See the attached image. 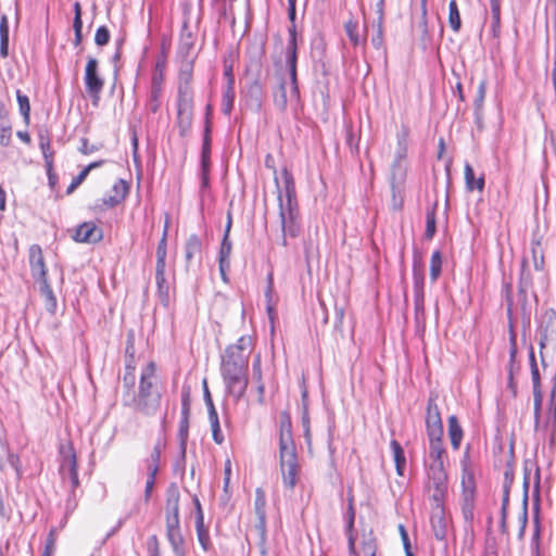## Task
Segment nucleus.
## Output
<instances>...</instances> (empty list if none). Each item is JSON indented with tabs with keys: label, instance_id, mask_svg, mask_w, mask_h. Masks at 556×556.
I'll use <instances>...</instances> for the list:
<instances>
[{
	"label": "nucleus",
	"instance_id": "nucleus-61",
	"mask_svg": "<svg viewBox=\"0 0 556 556\" xmlns=\"http://www.w3.org/2000/svg\"><path fill=\"white\" fill-rule=\"evenodd\" d=\"M224 475V490L225 492H228L231 477V460L229 458H227L225 462Z\"/></svg>",
	"mask_w": 556,
	"mask_h": 556
},
{
	"label": "nucleus",
	"instance_id": "nucleus-54",
	"mask_svg": "<svg viewBox=\"0 0 556 556\" xmlns=\"http://www.w3.org/2000/svg\"><path fill=\"white\" fill-rule=\"evenodd\" d=\"M88 174L83 169L71 182L66 189V194L73 193L87 178Z\"/></svg>",
	"mask_w": 556,
	"mask_h": 556
},
{
	"label": "nucleus",
	"instance_id": "nucleus-30",
	"mask_svg": "<svg viewBox=\"0 0 556 556\" xmlns=\"http://www.w3.org/2000/svg\"><path fill=\"white\" fill-rule=\"evenodd\" d=\"M126 353L129 354L130 359L126 363L123 382L130 390L135 384V365L132 364V358H134L132 343L127 345Z\"/></svg>",
	"mask_w": 556,
	"mask_h": 556
},
{
	"label": "nucleus",
	"instance_id": "nucleus-42",
	"mask_svg": "<svg viewBox=\"0 0 556 556\" xmlns=\"http://www.w3.org/2000/svg\"><path fill=\"white\" fill-rule=\"evenodd\" d=\"M211 430H212V437L216 444H222L224 442V435L220 429L218 414H213L208 416Z\"/></svg>",
	"mask_w": 556,
	"mask_h": 556
},
{
	"label": "nucleus",
	"instance_id": "nucleus-47",
	"mask_svg": "<svg viewBox=\"0 0 556 556\" xmlns=\"http://www.w3.org/2000/svg\"><path fill=\"white\" fill-rule=\"evenodd\" d=\"M435 233V213L433 210H430L426 214V232L425 236L428 239H431Z\"/></svg>",
	"mask_w": 556,
	"mask_h": 556
},
{
	"label": "nucleus",
	"instance_id": "nucleus-15",
	"mask_svg": "<svg viewBox=\"0 0 556 556\" xmlns=\"http://www.w3.org/2000/svg\"><path fill=\"white\" fill-rule=\"evenodd\" d=\"M166 538L176 556H186L185 539L180 530V521H166Z\"/></svg>",
	"mask_w": 556,
	"mask_h": 556
},
{
	"label": "nucleus",
	"instance_id": "nucleus-31",
	"mask_svg": "<svg viewBox=\"0 0 556 556\" xmlns=\"http://www.w3.org/2000/svg\"><path fill=\"white\" fill-rule=\"evenodd\" d=\"M9 55V21L5 15L0 18V56Z\"/></svg>",
	"mask_w": 556,
	"mask_h": 556
},
{
	"label": "nucleus",
	"instance_id": "nucleus-4",
	"mask_svg": "<svg viewBox=\"0 0 556 556\" xmlns=\"http://www.w3.org/2000/svg\"><path fill=\"white\" fill-rule=\"evenodd\" d=\"M279 458L283 484L288 489H293L298 481L300 468L289 420L281 422L280 426Z\"/></svg>",
	"mask_w": 556,
	"mask_h": 556
},
{
	"label": "nucleus",
	"instance_id": "nucleus-29",
	"mask_svg": "<svg viewBox=\"0 0 556 556\" xmlns=\"http://www.w3.org/2000/svg\"><path fill=\"white\" fill-rule=\"evenodd\" d=\"M273 101L275 106L280 111L285 112L288 106V94H287V83L282 79L277 89L273 93Z\"/></svg>",
	"mask_w": 556,
	"mask_h": 556
},
{
	"label": "nucleus",
	"instance_id": "nucleus-44",
	"mask_svg": "<svg viewBox=\"0 0 556 556\" xmlns=\"http://www.w3.org/2000/svg\"><path fill=\"white\" fill-rule=\"evenodd\" d=\"M254 506H255V513H256V516L258 519H262L263 516H266V513H265L266 497H265V492L261 488L256 489V491H255Z\"/></svg>",
	"mask_w": 556,
	"mask_h": 556
},
{
	"label": "nucleus",
	"instance_id": "nucleus-39",
	"mask_svg": "<svg viewBox=\"0 0 556 556\" xmlns=\"http://www.w3.org/2000/svg\"><path fill=\"white\" fill-rule=\"evenodd\" d=\"M448 24L454 31H458L462 26L459 10L455 0H451L448 4Z\"/></svg>",
	"mask_w": 556,
	"mask_h": 556
},
{
	"label": "nucleus",
	"instance_id": "nucleus-50",
	"mask_svg": "<svg viewBox=\"0 0 556 556\" xmlns=\"http://www.w3.org/2000/svg\"><path fill=\"white\" fill-rule=\"evenodd\" d=\"M110 30L106 26H100L94 35V42L97 46H105L110 41Z\"/></svg>",
	"mask_w": 556,
	"mask_h": 556
},
{
	"label": "nucleus",
	"instance_id": "nucleus-2",
	"mask_svg": "<svg viewBox=\"0 0 556 556\" xmlns=\"http://www.w3.org/2000/svg\"><path fill=\"white\" fill-rule=\"evenodd\" d=\"M162 401L157 389L156 365L153 361L142 367L139 378L138 391H127L123 394V404L144 416H154Z\"/></svg>",
	"mask_w": 556,
	"mask_h": 556
},
{
	"label": "nucleus",
	"instance_id": "nucleus-10",
	"mask_svg": "<svg viewBox=\"0 0 556 556\" xmlns=\"http://www.w3.org/2000/svg\"><path fill=\"white\" fill-rule=\"evenodd\" d=\"M407 154V144H406V138H399L397 141V151L394 157V161L392 163V177H391V185L392 190H395L396 185H400L404 180L405 176V168L403 167V162ZM393 199L395 200V193L393 192ZM401 202L395 203L394 207L400 208Z\"/></svg>",
	"mask_w": 556,
	"mask_h": 556
},
{
	"label": "nucleus",
	"instance_id": "nucleus-23",
	"mask_svg": "<svg viewBox=\"0 0 556 556\" xmlns=\"http://www.w3.org/2000/svg\"><path fill=\"white\" fill-rule=\"evenodd\" d=\"M414 295H425V274L424 264L420 258L415 256L413 264Z\"/></svg>",
	"mask_w": 556,
	"mask_h": 556
},
{
	"label": "nucleus",
	"instance_id": "nucleus-60",
	"mask_svg": "<svg viewBox=\"0 0 556 556\" xmlns=\"http://www.w3.org/2000/svg\"><path fill=\"white\" fill-rule=\"evenodd\" d=\"M194 504H195V508H197L195 529L197 528L205 527L204 526V516H203V511H202V508H201V504H200V501L197 497L194 498Z\"/></svg>",
	"mask_w": 556,
	"mask_h": 556
},
{
	"label": "nucleus",
	"instance_id": "nucleus-21",
	"mask_svg": "<svg viewBox=\"0 0 556 556\" xmlns=\"http://www.w3.org/2000/svg\"><path fill=\"white\" fill-rule=\"evenodd\" d=\"M193 102L192 88H178V115L190 117Z\"/></svg>",
	"mask_w": 556,
	"mask_h": 556
},
{
	"label": "nucleus",
	"instance_id": "nucleus-7",
	"mask_svg": "<svg viewBox=\"0 0 556 556\" xmlns=\"http://www.w3.org/2000/svg\"><path fill=\"white\" fill-rule=\"evenodd\" d=\"M60 473L63 480H68L72 488L75 489L79 484L77 472V460L74 447L71 443L60 446Z\"/></svg>",
	"mask_w": 556,
	"mask_h": 556
},
{
	"label": "nucleus",
	"instance_id": "nucleus-17",
	"mask_svg": "<svg viewBox=\"0 0 556 556\" xmlns=\"http://www.w3.org/2000/svg\"><path fill=\"white\" fill-rule=\"evenodd\" d=\"M179 492L174 485L169 486L166 492V521L178 522L179 520Z\"/></svg>",
	"mask_w": 556,
	"mask_h": 556
},
{
	"label": "nucleus",
	"instance_id": "nucleus-1",
	"mask_svg": "<svg viewBox=\"0 0 556 556\" xmlns=\"http://www.w3.org/2000/svg\"><path fill=\"white\" fill-rule=\"evenodd\" d=\"M253 348L250 336H242L235 344L226 348L220 363V374L227 393L239 401L249 384V356Z\"/></svg>",
	"mask_w": 556,
	"mask_h": 556
},
{
	"label": "nucleus",
	"instance_id": "nucleus-34",
	"mask_svg": "<svg viewBox=\"0 0 556 556\" xmlns=\"http://www.w3.org/2000/svg\"><path fill=\"white\" fill-rule=\"evenodd\" d=\"M167 229H168V222L166 220L163 236L159 242L157 249H156V266L157 267H166V254H167Z\"/></svg>",
	"mask_w": 556,
	"mask_h": 556
},
{
	"label": "nucleus",
	"instance_id": "nucleus-19",
	"mask_svg": "<svg viewBox=\"0 0 556 556\" xmlns=\"http://www.w3.org/2000/svg\"><path fill=\"white\" fill-rule=\"evenodd\" d=\"M232 244L227 237V233H224L219 252H218V265L219 271L224 280H226V273L230 268V255H231Z\"/></svg>",
	"mask_w": 556,
	"mask_h": 556
},
{
	"label": "nucleus",
	"instance_id": "nucleus-33",
	"mask_svg": "<svg viewBox=\"0 0 556 556\" xmlns=\"http://www.w3.org/2000/svg\"><path fill=\"white\" fill-rule=\"evenodd\" d=\"M235 101V89H233V80L230 77L228 85L223 93L222 99V111L224 114L229 115L233 108Z\"/></svg>",
	"mask_w": 556,
	"mask_h": 556
},
{
	"label": "nucleus",
	"instance_id": "nucleus-37",
	"mask_svg": "<svg viewBox=\"0 0 556 556\" xmlns=\"http://www.w3.org/2000/svg\"><path fill=\"white\" fill-rule=\"evenodd\" d=\"M38 282L40 283V292L46 299L47 308L53 313L56 307V299L53 294L52 288L50 287L48 279H45V281H38Z\"/></svg>",
	"mask_w": 556,
	"mask_h": 556
},
{
	"label": "nucleus",
	"instance_id": "nucleus-18",
	"mask_svg": "<svg viewBox=\"0 0 556 556\" xmlns=\"http://www.w3.org/2000/svg\"><path fill=\"white\" fill-rule=\"evenodd\" d=\"M12 134L13 129L9 111L0 100V146L8 147L12 140Z\"/></svg>",
	"mask_w": 556,
	"mask_h": 556
},
{
	"label": "nucleus",
	"instance_id": "nucleus-46",
	"mask_svg": "<svg viewBox=\"0 0 556 556\" xmlns=\"http://www.w3.org/2000/svg\"><path fill=\"white\" fill-rule=\"evenodd\" d=\"M531 378L533 383V391L541 390L540 372L535 362L534 353H530Z\"/></svg>",
	"mask_w": 556,
	"mask_h": 556
},
{
	"label": "nucleus",
	"instance_id": "nucleus-25",
	"mask_svg": "<svg viewBox=\"0 0 556 556\" xmlns=\"http://www.w3.org/2000/svg\"><path fill=\"white\" fill-rule=\"evenodd\" d=\"M465 182L468 191L478 190L480 192L483 191L484 188V177L480 176L478 178L475 177V170L469 163L465 164L464 168Z\"/></svg>",
	"mask_w": 556,
	"mask_h": 556
},
{
	"label": "nucleus",
	"instance_id": "nucleus-62",
	"mask_svg": "<svg viewBox=\"0 0 556 556\" xmlns=\"http://www.w3.org/2000/svg\"><path fill=\"white\" fill-rule=\"evenodd\" d=\"M47 176H48V185L51 190H54L58 184V175L54 172L53 164H51V168L46 167Z\"/></svg>",
	"mask_w": 556,
	"mask_h": 556
},
{
	"label": "nucleus",
	"instance_id": "nucleus-6",
	"mask_svg": "<svg viewBox=\"0 0 556 556\" xmlns=\"http://www.w3.org/2000/svg\"><path fill=\"white\" fill-rule=\"evenodd\" d=\"M296 61H298V52H296V30L295 27L292 26L289 28V40L286 48V62L289 68L290 74V100H298L300 97V91L298 87V78H296Z\"/></svg>",
	"mask_w": 556,
	"mask_h": 556
},
{
	"label": "nucleus",
	"instance_id": "nucleus-32",
	"mask_svg": "<svg viewBox=\"0 0 556 556\" xmlns=\"http://www.w3.org/2000/svg\"><path fill=\"white\" fill-rule=\"evenodd\" d=\"M391 448L393 452V458L395 463L396 472L399 476L404 475V469L406 465V458L404 455V451L401 444L396 440L391 441Z\"/></svg>",
	"mask_w": 556,
	"mask_h": 556
},
{
	"label": "nucleus",
	"instance_id": "nucleus-45",
	"mask_svg": "<svg viewBox=\"0 0 556 556\" xmlns=\"http://www.w3.org/2000/svg\"><path fill=\"white\" fill-rule=\"evenodd\" d=\"M162 94V88L161 87H152L150 90V98L148 102L149 110L152 113H156L160 109V98Z\"/></svg>",
	"mask_w": 556,
	"mask_h": 556
},
{
	"label": "nucleus",
	"instance_id": "nucleus-8",
	"mask_svg": "<svg viewBox=\"0 0 556 556\" xmlns=\"http://www.w3.org/2000/svg\"><path fill=\"white\" fill-rule=\"evenodd\" d=\"M429 489H432L431 498L440 508L447 492V475L444 466L430 465L428 469Z\"/></svg>",
	"mask_w": 556,
	"mask_h": 556
},
{
	"label": "nucleus",
	"instance_id": "nucleus-26",
	"mask_svg": "<svg viewBox=\"0 0 556 556\" xmlns=\"http://www.w3.org/2000/svg\"><path fill=\"white\" fill-rule=\"evenodd\" d=\"M448 437L451 440L452 447L458 450L463 440V430L456 416L452 415L448 417Z\"/></svg>",
	"mask_w": 556,
	"mask_h": 556
},
{
	"label": "nucleus",
	"instance_id": "nucleus-14",
	"mask_svg": "<svg viewBox=\"0 0 556 556\" xmlns=\"http://www.w3.org/2000/svg\"><path fill=\"white\" fill-rule=\"evenodd\" d=\"M102 237L103 232L101 228L92 222H85L76 228L73 238L77 242L96 243L101 241Z\"/></svg>",
	"mask_w": 556,
	"mask_h": 556
},
{
	"label": "nucleus",
	"instance_id": "nucleus-22",
	"mask_svg": "<svg viewBox=\"0 0 556 556\" xmlns=\"http://www.w3.org/2000/svg\"><path fill=\"white\" fill-rule=\"evenodd\" d=\"M193 59L186 58L181 61L178 73V88H192Z\"/></svg>",
	"mask_w": 556,
	"mask_h": 556
},
{
	"label": "nucleus",
	"instance_id": "nucleus-53",
	"mask_svg": "<svg viewBox=\"0 0 556 556\" xmlns=\"http://www.w3.org/2000/svg\"><path fill=\"white\" fill-rule=\"evenodd\" d=\"M203 395H204L205 405L207 407L208 416H211L213 414H217V410H216L215 405L213 403L210 390L207 388L206 380L203 381Z\"/></svg>",
	"mask_w": 556,
	"mask_h": 556
},
{
	"label": "nucleus",
	"instance_id": "nucleus-58",
	"mask_svg": "<svg viewBox=\"0 0 556 556\" xmlns=\"http://www.w3.org/2000/svg\"><path fill=\"white\" fill-rule=\"evenodd\" d=\"M519 521H520V527H519L518 536H519V539H522L525 535V531H526V527H527V522H528V510H527L526 502L523 503V507H522V511L519 517Z\"/></svg>",
	"mask_w": 556,
	"mask_h": 556
},
{
	"label": "nucleus",
	"instance_id": "nucleus-52",
	"mask_svg": "<svg viewBox=\"0 0 556 556\" xmlns=\"http://www.w3.org/2000/svg\"><path fill=\"white\" fill-rule=\"evenodd\" d=\"M376 31L371 36V43L376 49H381L383 47V24H380V22H377L376 25Z\"/></svg>",
	"mask_w": 556,
	"mask_h": 556
},
{
	"label": "nucleus",
	"instance_id": "nucleus-16",
	"mask_svg": "<svg viewBox=\"0 0 556 556\" xmlns=\"http://www.w3.org/2000/svg\"><path fill=\"white\" fill-rule=\"evenodd\" d=\"M189 415H190V393L188 389H182L181 392V417L179 421V438L185 450L186 441L188 439L189 430Z\"/></svg>",
	"mask_w": 556,
	"mask_h": 556
},
{
	"label": "nucleus",
	"instance_id": "nucleus-63",
	"mask_svg": "<svg viewBox=\"0 0 556 556\" xmlns=\"http://www.w3.org/2000/svg\"><path fill=\"white\" fill-rule=\"evenodd\" d=\"M533 400H534V415L535 419H539L541 405H542V392L541 390L533 391Z\"/></svg>",
	"mask_w": 556,
	"mask_h": 556
},
{
	"label": "nucleus",
	"instance_id": "nucleus-13",
	"mask_svg": "<svg viewBox=\"0 0 556 556\" xmlns=\"http://www.w3.org/2000/svg\"><path fill=\"white\" fill-rule=\"evenodd\" d=\"M129 185L124 179H117L109 193L102 199L104 208H112L121 204L128 195Z\"/></svg>",
	"mask_w": 556,
	"mask_h": 556
},
{
	"label": "nucleus",
	"instance_id": "nucleus-35",
	"mask_svg": "<svg viewBox=\"0 0 556 556\" xmlns=\"http://www.w3.org/2000/svg\"><path fill=\"white\" fill-rule=\"evenodd\" d=\"M166 66V60L165 58H159L154 65V71L151 78V86L152 87H161L163 86L164 81V72Z\"/></svg>",
	"mask_w": 556,
	"mask_h": 556
},
{
	"label": "nucleus",
	"instance_id": "nucleus-36",
	"mask_svg": "<svg viewBox=\"0 0 556 556\" xmlns=\"http://www.w3.org/2000/svg\"><path fill=\"white\" fill-rule=\"evenodd\" d=\"M491 28L494 36H497L501 24V5L498 0H490Z\"/></svg>",
	"mask_w": 556,
	"mask_h": 556
},
{
	"label": "nucleus",
	"instance_id": "nucleus-24",
	"mask_svg": "<svg viewBox=\"0 0 556 556\" xmlns=\"http://www.w3.org/2000/svg\"><path fill=\"white\" fill-rule=\"evenodd\" d=\"M431 527L433 534L438 540L442 541L446 538L447 521L442 509H439L431 516Z\"/></svg>",
	"mask_w": 556,
	"mask_h": 556
},
{
	"label": "nucleus",
	"instance_id": "nucleus-59",
	"mask_svg": "<svg viewBox=\"0 0 556 556\" xmlns=\"http://www.w3.org/2000/svg\"><path fill=\"white\" fill-rule=\"evenodd\" d=\"M399 531H400V534H401V539L403 541V545H404V548H405V552H406V556H413V554L410 552V544H409L408 534H407V531H406L405 527L403 525H399Z\"/></svg>",
	"mask_w": 556,
	"mask_h": 556
},
{
	"label": "nucleus",
	"instance_id": "nucleus-27",
	"mask_svg": "<svg viewBox=\"0 0 556 556\" xmlns=\"http://www.w3.org/2000/svg\"><path fill=\"white\" fill-rule=\"evenodd\" d=\"M155 282L157 287V293L163 303L168 302L169 286L165 278V267L155 266Z\"/></svg>",
	"mask_w": 556,
	"mask_h": 556
},
{
	"label": "nucleus",
	"instance_id": "nucleus-64",
	"mask_svg": "<svg viewBox=\"0 0 556 556\" xmlns=\"http://www.w3.org/2000/svg\"><path fill=\"white\" fill-rule=\"evenodd\" d=\"M161 458V450L159 445H155L151 452L150 457L147 459L148 465H159Z\"/></svg>",
	"mask_w": 556,
	"mask_h": 556
},
{
	"label": "nucleus",
	"instance_id": "nucleus-28",
	"mask_svg": "<svg viewBox=\"0 0 556 556\" xmlns=\"http://www.w3.org/2000/svg\"><path fill=\"white\" fill-rule=\"evenodd\" d=\"M201 249H202V241L199 238V236L191 235L187 239L186 245H185V257H186L187 265L190 264V262L192 261V258L194 256L201 254Z\"/></svg>",
	"mask_w": 556,
	"mask_h": 556
},
{
	"label": "nucleus",
	"instance_id": "nucleus-57",
	"mask_svg": "<svg viewBox=\"0 0 556 556\" xmlns=\"http://www.w3.org/2000/svg\"><path fill=\"white\" fill-rule=\"evenodd\" d=\"M148 552L150 556H160L159 539L156 535H151L148 539Z\"/></svg>",
	"mask_w": 556,
	"mask_h": 556
},
{
	"label": "nucleus",
	"instance_id": "nucleus-49",
	"mask_svg": "<svg viewBox=\"0 0 556 556\" xmlns=\"http://www.w3.org/2000/svg\"><path fill=\"white\" fill-rule=\"evenodd\" d=\"M195 530H197L198 541H199L201 547L205 552L208 551L211 548L212 544H211V539H210L207 528L202 527V528H197Z\"/></svg>",
	"mask_w": 556,
	"mask_h": 556
},
{
	"label": "nucleus",
	"instance_id": "nucleus-48",
	"mask_svg": "<svg viewBox=\"0 0 556 556\" xmlns=\"http://www.w3.org/2000/svg\"><path fill=\"white\" fill-rule=\"evenodd\" d=\"M273 289H274L273 276L269 275L268 276V286L265 291V296H266V301H267V313L271 320L274 319V313H275L274 303H273Z\"/></svg>",
	"mask_w": 556,
	"mask_h": 556
},
{
	"label": "nucleus",
	"instance_id": "nucleus-56",
	"mask_svg": "<svg viewBox=\"0 0 556 556\" xmlns=\"http://www.w3.org/2000/svg\"><path fill=\"white\" fill-rule=\"evenodd\" d=\"M55 549V535L54 530H51L46 540V547L42 556H51Z\"/></svg>",
	"mask_w": 556,
	"mask_h": 556
},
{
	"label": "nucleus",
	"instance_id": "nucleus-51",
	"mask_svg": "<svg viewBox=\"0 0 556 556\" xmlns=\"http://www.w3.org/2000/svg\"><path fill=\"white\" fill-rule=\"evenodd\" d=\"M344 27H345V33H346L349 39L351 40V42L354 46L359 45L361 39L357 34V24L353 21H349L348 23H345Z\"/></svg>",
	"mask_w": 556,
	"mask_h": 556
},
{
	"label": "nucleus",
	"instance_id": "nucleus-3",
	"mask_svg": "<svg viewBox=\"0 0 556 556\" xmlns=\"http://www.w3.org/2000/svg\"><path fill=\"white\" fill-rule=\"evenodd\" d=\"M281 181L275 177L278 192L279 217L283 233V245H287L286 237L295 238L300 233L299 205L294 179L288 168L280 172Z\"/></svg>",
	"mask_w": 556,
	"mask_h": 556
},
{
	"label": "nucleus",
	"instance_id": "nucleus-9",
	"mask_svg": "<svg viewBox=\"0 0 556 556\" xmlns=\"http://www.w3.org/2000/svg\"><path fill=\"white\" fill-rule=\"evenodd\" d=\"M99 64L94 58H88L85 68V87L87 93L98 101L104 87V79L99 74Z\"/></svg>",
	"mask_w": 556,
	"mask_h": 556
},
{
	"label": "nucleus",
	"instance_id": "nucleus-43",
	"mask_svg": "<svg viewBox=\"0 0 556 556\" xmlns=\"http://www.w3.org/2000/svg\"><path fill=\"white\" fill-rule=\"evenodd\" d=\"M194 41L191 31L185 26L180 38V51L188 58L190 51L193 49Z\"/></svg>",
	"mask_w": 556,
	"mask_h": 556
},
{
	"label": "nucleus",
	"instance_id": "nucleus-40",
	"mask_svg": "<svg viewBox=\"0 0 556 556\" xmlns=\"http://www.w3.org/2000/svg\"><path fill=\"white\" fill-rule=\"evenodd\" d=\"M39 147L42 152V156L45 160V167L51 168V164H53V151L51 150V143L49 138L40 135L39 137Z\"/></svg>",
	"mask_w": 556,
	"mask_h": 556
},
{
	"label": "nucleus",
	"instance_id": "nucleus-11",
	"mask_svg": "<svg viewBox=\"0 0 556 556\" xmlns=\"http://www.w3.org/2000/svg\"><path fill=\"white\" fill-rule=\"evenodd\" d=\"M28 260L33 278L37 282L45 281V279H48L45 257L40 245H30L28 250Z\"/></svg>",
	"mask_w": 556,
	"mask_h": 556
},
{
	"label": "nucleus",
	"instance_id": "nucleus-20",
	"mask_svg": "<svg viewBox=\"0 0 556 556\" xmlns=\"http://www.w3.org/2000/svg\"><path fill=\"white\" fill-rule=\"evenodd\" d=\"M443 435H429V456L431 458L430 465L444 466L445 448L442 442Z\"/></svg>",
	"mask_w": 556,
	"mask_h": 556
},
{
	"label": "nucleus",
	"instance_id": "nucleus-55",
	"mask_svg": "<svg viewBox=\"0 0 556 556\" xmlns=\"http://www.w3.org/2000/svg\"><path fill=\"white\" fill-rule=\"evenodd\" d=\"M252 377L255 381L263 380L262 379V359L261 354H256L253 364H252Z\"/></svg>",
	"mask_w": 556,
	"mask_h": 556
},
{
	"label": "nucleus",
	"instance_id": "nucleus-38",
	"mask_svg": "<svg viewBox=\"0 0 556 556\" xmlns=\"http://www.w3.org/2000/svg\"><path fill=\"white\" fill-rule=\"evenodd\" d=\"M16 99L18 103V110L21 115L23 116L24 123L26 125L29 124L30 121V103L29 99L26 94H23L21 90L16 91Z\"/></svg>",
	"mask_w": 556,
	"mask_h": 556
},
{
	"label": "nucleus",
	"instance_id": "nucleus-5",
	"mask_svg": "<svg viewBox=\"0 0 556 556\" xmlns=\"http://www.w3.org/2000/svg\"><path fill=\"white\" fill-rule=\"evenodd\" d=\"M476 483L472 470L463 466L462 473V513L466 521L473 520Z\"/></svg>",
	"mask_w": 556,
	"mask_h": 556
},
{
	"label": "nucleus",
	"instance_id": "nucleus-12",
	"mask_svg": "<svg viewBox=\"0 0 556 556\" xmlns=\"http://www.w3.org/2000/svg\"><path fill=\"white\" fill-rule=\"evenodd\" d=\"M426 427L428 437L443 435L441 414L433 397H430L427 403Z\"/></svg>",
	"mask_w": 556,
	"mask_h": 556
},
{
	"label": "nucleus",
	"instance_id": "nucleus-41",
	"mask_svg": "<svg viewBox=\"0 0 556 556\" xmlns=\"http://www.w3.org/2000/svg\"><path fill=\"white\" fill-rule=\"evenodd\" d=\"M442 268V258L440 251H434L431 255L430 260V278L432 281H435L440 274Z\"/></svg>",
	"mask_w": 556,
	"mask_h": 556
}]
</instances>
